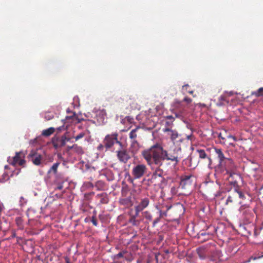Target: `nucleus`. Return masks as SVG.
Here are the masks:
<instances>
[{
    "mask_svg": "<svg viewBox=\"0 0 263 263\" xmlns=\"http://www.w3.org/2000/svg\"><path fill=\"white\" fill-rule=\"evenodd\" d=\"M142 155L149 164L155 163L160 166L162 165L163 161L165 159L176 162L178 161L177 155L167 153L159 144L154 145L149 149L144 151Z\"/></svg>",
    "mask_w": 263,
    "mask_h": 263,
    "instance_id": "obj_1",
    "label": "nucleus"
},
{
    "mask_svg": "<svg viewBox=\"0 0 263 263\" xmlns=\"http://www.w3.org/2000/svg\"><path fill=\"white\" fill-rule=\"evenodd\" d=\"M235 167L232 159L227 158L222 162H219L215 167V173L218 177L222 179H227L229 174L232 173V171Z\"/></svg>",
    "mask_w": 263,
    "mask_h": 263,
    "instance_id": "obj_2",
    "label": "nucleus"
},
{
    "mask_svg": "<svg viewBox=\"0 0 263 263\" xmlns=\"http://www.w3.org/2000/svg\"><path fill=\"white\" fill-rule=\"evenodd\" d=\"M148 204L149 200L148 198H145L142 199L141 202L135 207V214L134 216H133V225H137L139 223V221L138 220H135L136 217L138 216L139 213L146 208Z\"/></svg>",
    "mask_w": 263,
    "mask_h": 263,
    "instance_id": "obj_3",
    "label": "nucleus"
},
{
    "mask_svg": "<svg viewBox=\"0 0 263 263\" xmlns=\"http://www.w3.org/2000/svg\"><path fill=\"white\" fill-rule=\"evenodd\" d=\"M194 176L192 175H183L181 177L180 187L182 189L189 191L192 187Z\"/></svg>",
    "mask_w": 263,
    "mask_h": 263,
    "instance_id": "obj_4",
    "label": "nucleus"
},
{
    "mask_svg": "<svg viewBox=\"0 0 263 263\" xmlns=\"http://www.w3.org/2000/svg\"><path fill=\"white\" fill-rule=\"evenodd\" d=\"M118 135L116 133L108 135L105 137L104 144L107 148H110L113 145L117 144L121 145V143L117 139Z\"/></svg>",
    "mask_w": 263,
    "mask_h": 263,
    "instance_id": "obj_5",
    "label": "nucleus"
},
{
    "mask_svg": "<svg viewBox=\"0 0 263 263\" xmlns=\"http://www.w3.org/2000/svg\"><path fill=\"white\" fill-rule=\"evenodd\" d=\"M24 157L25 155L23 152H16L15 156L12 159L9 157L8 161L10 164L13 165L18 164L20 166H23L25 162Z\"/></svg>",
    "mask_w": 263,
    "mask_h": 263,
    "instance_id": "obj_6",
    "label": "nucleus"
},
{
    "mask_svg": "<svg viewBox=\"0 0 263 263\" xmlns=\"http://www.w3.org/2000/svg\"><path fill=\"white\" fill-rule=\"evenodd\" d=\"M230 184L234 187V189L239 187L238 182L242 180L241 176L236 173H231L229 174L228 179Z\"/></svg>",
    "mask_w": 263,
    "mask_h": 263,
    "instance_id": "obj_7",
    "label": "nucleus"
},
{
    "mask_svg": "<svg viewBox=\"0 0 263 263\" xmlns=\"http://www.w3.org/2000/svg\"><path fill=\"white\" fill-rule=\"evenodd\" d=\"M163 131L164 133H168V135L170 136L171 140L174 143H176L178 141L181 142L182 141L181 135L178 134L176 130L168 129V128H163Z\"/></svg>",
    "mask_w": 263,
    "mask_h": 263,
    "instance_id": "obj_8",
    "label": "nucleus"
},
{
    "mask_svg": "<svg viewBox=\"0 0 263 263\" xmlns=\"http://www.w3.org/2000/svg\"><path fill=\"white\" fill-rule=\"evenodd\" d=\"M28 157L34 164L40 165L41 164L42 156L35 151H31L28 155Z\"/></svg>",
    "mask_w": 263,
    "mask_h": 263,
    "instance_id": "obj_9",
    "label": "nucleus"
},
{
    "mask_svg": "<svg viewBox=\"0 0 263 263\" xmlns=\"http://www.w3.org/2000/svg\"><path fill=\"white\" fill-rule=\"evenodd\" d=\"M146 166L144 164L137 165L133 169V174L135 178L138 179L141 178L146 171Z\"/></svg>",
    "mask_w": 263,
    "mask_h": 263,
    "instance_id": "obj_10",
    "label": "nucleus"
},
{
    "mask_svg": "<svg viewBox=\"0 0 263 263\" xmlns=\"http://www.w3.org/2000/svg\"><path fill=\"white\" fill-rule=\"evenodd\" d=\"M97 121L99 125L103 124L106 121V112L104 109L98 110L95 112Z\"/></svg>",
    "mask_w": 263,
    "mask_h": 263,
    "instance_id": "obj_11",
    "label": "nucleus"
},
{
    "mask_svg": "<svg viewBox=\"0 0 263 263\" xmlns=\"http://www.w3.org/2000/svg\"><path fill=\"white\" fill-rule=\"evenodd\" d=\"M236 203H238L240 204H241V201L238 200L237 193V192H235L234 191L228 196L226 200V204L228 205L229 204H234Z\"/></svg>",
    "mask_w": 263,
    "mask_h": 263,
    "instance_id": "obj_12",
    "label": "nucleus"
},
{
    "mask_svg": "<svg viewBox=\"0 0 263 263\" xmlns=\"http://www.w3.org/2000/svg\"><path fill=\"white\" fill-rule=\"evenodd\" d=\"M121 123L125 126L124 128L121 130V132H126L132 127V118L130 116H126L122 119Z\"/></svg>",
    "mask_w": 263,
    "mask_h": 263,
    "instance_id": "obj_13",
    "label": "nucleus"
},
{
    "mask_svg": "<svg viewBox=\"0 0 263 263\" xmlns=\"http://www.w3.org/2000/svg\"><path fill=\"white\" fill-rule=\"evenodd\" d=\"M72 116H66L64 119H62L61 121L63 122V125L58 127L57 130L61 131L67 129L69 123L72 122Z\"/></svg>",
    "mask_w": 263,
    "mask_h": 263,
    "instance_id": "obj_14",
    "label": "nucleus"
},
{
    "mask_svg": "<svg viewBox=\"0 0 263 263\" xmlns=\"http://www.w3.org/2000/svg\"><path fill=\"white\" fill-rule=\"evenodd\" d=\"M70 141L69 138H66L65 135L61 138L57 139L55 142H54V146L55 147H60L65 145L66 142Z\"/></svg>",
    "mask_w": 263,
    "mask_h": 263,
    "instance_id": "obj_15",
    "label": "nucleus"
},
{
    "mask_svg": "<svg viewBox=\"0 0 263 263\" xmlns=\"http://www.w3.org/2000/svg\"><path fill=\"white\" fill-rule=\"evenodd\" d=\"M175 120V118L172 116H168L166 117L165 122V128H168V129H172V127L173 125V122Z\"/></svg>",
    "mask_w": 263,
    "mask_h": 263,
    "instance_id": "obj_16",
    "label": "nucleus"
},
{
    "mask_svg": "<svg viewBox=\"0 0 263 263\" xmlns=\"http://www.w3.org/2000/svg\"><path fill=\"white\" fill-rule=\"evenodd\" d=\"M89 130L87 129L83 130L79 133H78L74 137V141H78L80 139L85 138V140L87 138L89 135Z\"/></svg>",
    "mask_w": 263,
    "mask_h": 263,
    "instance_id": "obj_17",
    "label": "nucleus"
},
{
    "mask_svg": "<svg viewBox=\"0 0 263 263\" xmlns=\"http://www.w3.org/2000/svg\"><path fill=\"white\" fill-rule=\"evenodd\" d=\"M68 148L72 149L78 155H82L84 153V150L82 147L78 146L77 144H73L72 146L68 147Z\"/></svg>",
    "mask_w": 263,
    "mask_h": 263,
    "instance_id": "obj_18",
    "label": "nucleus"
},
{
    "mask_svg": "<svg viewBox=\"0 0 263 263\" xmlns=\"http://www.w3.org/2000/svg\"><path fill=\"white\" fill-rule=\"evenodd\" d=\"M118 157L119 160L123 162H126L129 158L126 152L123 151H119L118 153Z\"/></svg>",
    "mask_w": 263,
    "mask_h": 263,
    "instance_id": "obj_19",
    "label": "nucleus"
},
{
    "mask_svg": "<svg viewBox=\"0 0 263 263\" xmlns=\"http://www.w3.org/2000/svg\"><path fill=\"white\" fill-rule=\"evenodd\" d=\"M197 152L198 153L199 157L200 158H201V159L208 158V159L209 160V165H210L211 164V163H212V160H211V159L210 157H208L207 156V155H206L205 152L204 151V150H203V149H198L197 151Z\"/></svg>",
    "mask_w": 263,
    "mask_h": 263,
    "instance_id": "obj_20",
    "label": "nucleus"
},
{
    "mask_svg": "<svg viewBox=\"0 0 263 263\" xmlns=\"http://www.w3.org/2000/svg\"><path fill=\"white\" fill-rule=\"evenodd\" d=\"M215 152L219 160V162H222V161L225 160V159L227 158L224 156V154L223 153L221 149L215 148Z\"/></svg>",
    "mask_w": 263,
    "mask_h": 263,
    "instance_id": "obj_21",
    "label": "nucleus"
},
{
    "mask_svg": "<svg viewBox=\"0 0 263 263\" xmlns=\"http://www.w3.org/2000/svg\"><path fill=\"white\" fill-rule=\"evenodd\" d=\"M60 163V162H56L54 163L52 166L50 167V168L49 170L48 173L51 174L53 173V174H56L57 173V169L58 168V166H59Z\"/></svg>",
    "mask_w": 263,
    "mask_h": 263,
    "instance_id": "obj_22",
    "label": "nucleus"
},
{
    "mask_svg": "<svg viewBox=\"0 0 263 263\" xmlns=\"http://www.w3.org/2000/svg\"><path fill=\"white\" fill-rule=\"evenodd\" d=\"M54 132V128L53 127H50L46 129L43 130L42 133V135L48 137L52 134Z\"/></svg>",
    "mask_w": 263,
    "mask_h": 263,
    "instance_id": "obj_23",
    "label": "nucleus"
},
{
    "mask_svg": "<svg viewBox=\"0 0 263 263\" xmlns=\"http://www.w3.org/2000/svg\"><path fill=\"white\" fill-rule=\"evenodd\" d=\"M235 192H237V197L238 200H239L242 201V200L246 199V197L243 193L240 190V188H237L236 189H234Z\"/></svg>",
    "mask_w": 263,
    "mask_h": 263,
    "instance_id": "obj_24",
    "label": "nucleus"
},
{
    "mask_svg": "<svg viewBox=\"0 0 263 263\" xmlns=\"http://www.w3.org/2000/svg\"><path fill=\"white\" fill-rule=\"evenodd\" d=\"M197 252L199 257V258L201 259H204L206 257V254L205 253V250L202 248H198L197 249Z\"/></svg>",
    "mask_w": 263,
    "mask_h": 263,
    "instance_id": "obj_25",
    "label": "nucleus"
},
{
    "mask_svg": "<svg viewBox=\"0 0 263 263\" xmlns=\"http://www.w3.org/2000/svg\"><path fill=\"white\" fill-rule=\"evenodd\" d=\"M98 196L101 197L100 199V202L103 204L107 203L108 201V199L107 197V194L106 193H101L100 194H98Z\"/></svg>",
    "mask_w": 263,
    "mask_h": 263,
    "instance_id": "obj_26",
    "label": "nucleus"
},
{
    "mask_svg": "<svg viewBox=\"0 0 263 263\" xmlns=\"http://www.w3.org/2000/svg\"><path fill=\"white\" fill-rule=\"evenodd\" d=\"M120 202L121 204H122L124 205H126V206L130 205L131 204L130 197H129L128 198H122V199H120Z\"/></svg>",
    "mask_w": 263,
    "mask_h": 263,
    "instance_id": "obj_27",
    "label": "nucleus"
},
{
    "mask_svg": "<svg viewBox=\"0 0 263 263\" xmlns=\"http://www.w3.org/2000/svg\"><path fill=\"white\" fill-rule=\"evenodd\" d=\"M75 135V132L73 131L71 133L70 132H67L65 133V136L66 138H70V141L72 142H75L73 139H74V137H76Z\"/></svg>",
    "mask_w": 263,
    "mask_h": 263,
    "instance_id": "obj_28",
    "label": "nucleus"
},
{
    "mask_svg": "<svg viewBox=\"0 0 263 263\" xmlns=\"http://www.w3.org/2000/svg\"><path fill=\"white\" fill-rule=\"evenodd\" d=\"M252 95L256 97H263V87L259 88L256 91L253 92Z\"/></svg>",
    "mask_w": 263,
    "mask_h": 263,
    "instance_id": "obj_29",
    "label": "nucleus"
},
{
    "mask_svg": "<svg viewBox=\"0 0 263 263\" xmlns=\"http://www.w3.org/2000/svg\"><path fill=\"white\" fill-rule=\"evenodd\" d=\"M133 133H134V130H133ZM132 137H133V151H134V149H135V150L137 151L139 147V145L138 143V142L134 139V138L135 137V135H134V133H133Z\"/></svg>",
    "mask_w": 263,
    "mask_h": 263,
    "instance_id": "obj_30",
    "label": "nucleus"
},
{
    "mask_svg": "<svg viewBox=\"0 0 263 263\" xmlns=\"http://www.w3.org/2000/svg\"><path fill=\"white\" fill-rule=\"evenodd\" d=\"M219 101H220L221 104H224V102H226L227 103H229V100L228 97L225 95H221L219 98Z\"/></svg>",
    "mask_w": 263,
    "mask_h": 263,
    "instance_id": "obj_31",
    "label": "nucleus"
},
{
    "mask_svg": "<svg viewBox=\"0 0 263 263\" xmlns=\"http://www.w3.org/2000/svg\"><path fill=\"white\" fill-rule=\"evenodd\" d=\"M207 236V237L206 238L204 239V240H205L206 239H209L211 236V235L209 233H206L203 232H201L199 234V238H200L201 236Z\"/></svg>",
    "mask_w": 263,
    "mask_h": 263,
    "instance_id": "obj_32",
    "label": "nucleus"
},
{
    "mask_svg": "<svg viewBox=\"0 0 263 263\" xmlns=\"http://www.w3.org/2000/svg\"><path fill=\"white\" fill-rule=\"evenodd\" d=\"M53 115L51 112H46L44 115V118L47 120H49L52 119Z\"/></svg>",
    "mask_w": 263,
    "mask_h": 263,
    "instance_id": "obj_33",
    "label": "nucleus"
},
{
    "mask_svg": "<svg viewBox=\"0 0 263 263\" xmlns=\"http://www.w3.org/2000/svg\"><path fill=\"white\" fill-rule=\"evenodd\" d=\"M73 106L74 107H77L79 106V98L77 96H75L73 98Z\"/></svg>",
    "mask_w": 263,
    "mask_h": 263,
    "instance_id": "obj_34",
    "label": "nucleus"
},
{
    "mask_svg": "<svg viewBox=\"0 0 263 263\" xmlns=\"http://www.w3.org/2000/svg\"><path fill=\"white\" fill-rule=\"evenodd\" d=\"M163 171L160 169H157L156 170L155 175L159 177H162L163 176Z\"/></svg>",
    "mask_w": 263,
    "mask_h": 263,
    "instance_id": "obj_35",
    "label": "nucleus"
},
{
    "mask_svg": "<svg viewBox=\"0 0 263 263\" xmlns=\"http://www.w3.org/2000/svg\"><path fill=\"white\" fill-rule=\"evenodd\" d=\"M183 101L185 102L187 104H190L192 102V100L188 97H185L183 99Z\"/></svg>",
    "mask_w": 263,
    "mask_h": 263,
    "instance_id": "obj_36",
    "label": "nucleus"
},
{
    "mask_svg": "<svg viewBox=\"0 0 263 263\" xmlns=\"http://www.w3.org/2000/svg\"><path fill=\"white\" fill-rule=\"evenodd\" d=\"M260 231H259V228L255 229L254 230V235L255 236H257L258 235H259L260 234Z\"/></svg>",
    "mask_w": 263,
    "mask_h": 263,
    "instance_id": "obj_37",
    "label": "nucleus"
},
{
    "mask_svg": "<svg viewBox=\"0 0 263 263\" xmlns=\"http://www.w3.org/2000/svg\"><path fill=\"white\" fill-rule=\"evenodd\" d=\"M145 217L147 219H148L149 220H152L153 217L149 213L146 212H145Z\"/></svg>",
    "mask_w": 263,
    "mask_h": 263,
    "instance_id": "obj_38",
    "label": "nucleus"
},
{
    "mask_svg": "<svg viewBox=\"0 0 263 263\" xmlns=\"http://www.w3.org/2000/svg\"><path fill=\"white\" fill-rule=\"evenodd\" d=\"M27 202L26 200H25L23 197H21L20 198V204L21 205H24Z\"/></svg>",
    "mask_w": 263,
    "mask_h": 263,
    "instance_id": "obj_39",
    "label": "nucleus"
},
{
    "mask_svg": "<svg viewBox=\"0 0 263 263\" xmlns=\"http://www.w3.org/2000/svg\"><path fill=\"white\" fill-rule=\"evenodd\" d=\"M91 221L92 222V223H93V224L95 226H97L98 225V222H97V220L95 219V217L94 216H93L92 217V219L91 220Z\"/></svg>",
    "mask_w": 263,
    "mask_h": 263,
    "instance_id": "obj_40",
    "label": "nucleus"
},
{
    "mask_svg": "<svg viewBox=\"0 0 263 263\" xmlns=\"http://www.w3.org/2000/svg\"><path fill=\"white\" fill-rule=\"evenodd\" d=\"M124 254V252H119V253H118L116 255V256L117 258H121V257L123 256Z\"/></svg>",
    "mask_w": 263,
    "mask_h": 263,
    "instance_id": "obj_41",
    "label": "nucleus"
},
{
    "mask_svg": "<svg viewBox=\"0 0 263 263\" xmlns=\"http://www.w3.org/2000/svg\"><path fill=\"white\" fill-rule=\"evenodd\" d=\"M164 216H166V212L160 211V217H162Z\"/></svg>",
    "mask_w": 263,
    "mask_h": 263,
    "instance_id": "obj_42",
    "label": "nucleus"
},
{
    "mask_svg": "<svg viewBox=\"0 0 263 263\" xmlns=\"http://www.w3.org/2000/svg\"><path fill=\"white\" fill-rule=\"evenodd\" d=\"M37 138H35L30 141V143L34 144L37 142Z\"/></svg>",
    "mask_w": 263,
    "mask_h": 263,
    "instance_id": "obj_43",
    "label": "nucleus"
},
{
    "mask_svg": "<svg viewBox=\"0 0 263 263\" xmlns=\"http://www.w3.org/2000/svg\"><path fill=\"white\" fill-rule=\"evenodd\" d=\"M228 138H231L234 141H236V138L235 137L233 136H232V135H229L228 136Z\"/></svg>",
    "mask_w": 263,
    "mask_h": 263,
    "instance_id": "obj_44",
    "label": "nucleus"
},
{
    "mask_svg": "<svg viewBox=\"0 0 263 263\" xmlns=\"http://www.w3.org/2000/svg\"><path fill=\"white\" fill-rule=\"evenodd\" d=\"M159 221V218H157L153 222V226H155V224Z\"/></svg>",
    "mask_w": 263,
    "mask_h": 263,
    "instance_id": "obj_45",
    "label": "nucleus"
},
{
    "mask_svg": "<svg viewBox=\"0 0 263 263\" xmlns=\"http://www.w3.org/2000/svg\"><path fill=\"white\" fill-rule=\"evenodd\" d=\"M3 209H4L3 204L2 203L0 202V213L2 212V211L3 210Z\"/></svg>",
    "mask_w": 263,
    "mask_h": 263,
    "instance_id": "obj_46",
    "label": "nucleus"
},
{
    "mask_svg": "<svg viewBox=\"0 0 263 263\" xmlns=\"http://www.w3.org/2000/svg\"><path fill=\"white\" fill-rule=\"evenodd\" d=\"M218 137H219L220 139H222V140H224V139H225L224 137H223L222 136V135H221V133H220V134H219V135H218Z\"/></svg>",
    "mask_w": 263,
    "mask_h": 263,
    "instance_id": "obj_47",
    "label": "nucleus"
},
{
    "mask_svg": "<svg viewBox=\"0 0 263 263\" xmlns=\"http://www.w3.org/2000/svg\"><path fill=\"white\" fill-rule=\"evenodd\" d=\"M103 184V183L101 181H99L97 183V185H101Z\"/></svg>",
    "mask_w": 263,
    "mask_h": 263,
    "instance_id": "obj_48",
    "label": "nucleus"
},
{
    "mask_svg": "<svg viewBox=\"0 0 263 263\" xmlns=\"http://www.w3.org/2000/svg\"><path fill=\"white\" fill-rule=\"evenodd\" d=\"M259 228V231H261L263 229V222L261 223V226Z\"/></svg>",
    "mask_w": 263,
    "mask_h": 263,
    "instance_id": "obj_49",
    "label": "nucleus"
},
{
    "mask_svg": "<svg viewBox=\"0 0 263 263\" xmlns=\"http://www.w3.org/2000/svg\"><path fill=\"white\" fill-rule=\"evenodd\" d=\"M189 85L188 84H186V85L183 86L182 88H183V89H184V88L189 87Z\"/></svg>",
    "mask_w": 263,
    "mask_h": 263,
    "instance_id": "obj_50",
    "label": "nucleus"
},
{
    "mask_svg": "<svg viewBox=\"0 0 263 263\" xmlns=\"http://www.w3.org/2000/svg\"><path fill=\"white\" fill-rule=\"evenodd\" d=\"M129 137L130 139H132V131H130L129 133Z\"/></svg>",
    "mask_w": 263,
    "mask_h": 263,
    "instance_id": "obj_51",
    "label": "nucleus"
},
{
    "mask_svg": "<svg viewBox=\"0 0 263 263\" xmlns=\"http://www.w3.org/2000/svg\"><path fill=\"white\" fill-rule=\"evenodd\" d=\"M189 93L193 95L194 91L193 90L189 91Z\"/></svg>",
    "mask_w": 263,
    "mask_h": 263,
    "instance_id": "obj_52",
    "label": "nucleus"
},
{
    "mask_svg": "<svg viewBox=\"0 0 263 263\" xmlns=\"http://www.w3.org/2000/svg\"><path fill=\"white\" fill-rule=\"evenodd\" d=\"M67 112H70V111L69 108L67 109Z\"/></svg>",
    "mask_w": 263,
    "mask_h": 263,
    "instance_id": "obj_53",
    "label": "nucleus"
},
{
    "mask_svg": "<svg viewBox=\"0 0 263 263\" xmlns=\"http://www.w3.org/2000/svg\"><path fill=\"white\" fill-rule=\"evenodd\" d=\"M66 263H70V262L69 261L68 259L66 260Z\"/></svg>",
    "mask_w": 263,
    "mask_h": 263,
    "instance_id": "obj_54",
    "label": "nucleus"
},
{
    "mask_svg": "<svg viewBox=\"0 0 263 263\" xmlns=\"http://www.w3.org/2000/svg\"><path fill=\"white\" fill-rule=\"evenodd\" d=\"M129 220V222H131V221H132V217H130V218L129 219V220Z\"/></svg>",
    "mask_w": 263,
    "mask_h": 263,
    "instance_id": "obj_55",
    "label": "nucleus"
},
{
    "mask_svg": "<svg viewBox=\"0 0 263 263\" xmlns=\"http://www.w3.org/2000/svg\"><path fill=\"white\" fill-rule=\"evenodd\" d=\"M112 180V178H111V179H108V180L109 181H110V180Z\"/></svg>",
    "mask_w": 263,
    "mask_h": 263,
    "instance_id": "obj_56",
    "label": "nucleus"
},
{
    "mask_svg": "<svg viewBox=\"0 0 263 263\" xmlns=\"http://www.w3.org/2000/svg\"><path fill=\"white\" fill-rule=\"evenodd\" d=\"M130 176L129 175V176H128V179H129V180H130Z\"/></svg>",
    "mask_w": 263,
    "mask_h": 263,
    "instance_id": "obj_57",
    "label": "nucleus"
},
{
    "mask_svg": "<svg viewBox=\"0 0 263 263\" xmlns=\"http://www.w3.org/2000/svg\"><path fill=\"white\" fill-rule=\"evenodd\" d=\"M12 236H13V237H15V234H13Z\"/></svg>",
    "mask_w": 263,
    "mask_h": 263,
    "instance_id": "obj_58",
    "label": "nucleus"
},
{
    "mask_svg": "<svg viewBox=\"0 0 263 263\" xmlns=\"http://www.w3.org/2000/svg\"><path fill=\"white\" fill-rule=\"evenodd\" d=\"M122 194H124V192L123 191H122Z\"/></svg>",
    "mask_w": 263,
    "mask_h": 263,
    "instance_id": "obj_59",
    "label": "nucleus"
}]
</instances>
